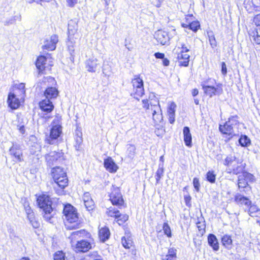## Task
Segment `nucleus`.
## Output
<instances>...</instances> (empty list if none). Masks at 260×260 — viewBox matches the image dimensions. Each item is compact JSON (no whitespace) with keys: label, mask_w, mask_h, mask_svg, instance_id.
Instances as JSON below:
<instances>
[{"label":"nucleus","mask_w":260,"mask_h":260,"mask_svg":"<svg viewBox=\"0 0 260 260\" xmlns=\"http://www.w3.org/2000/svg\"><path fill=\"white\" fill-rule=\"evenodd\" d=\"M142 104L146 113L149 116H152L154 123H160L162 120V114L158 99L152 94L149 96V100H143Z\"/></svg>","instance_id":"obj_1"},{"label":"nucleus","mask_w":260,"mask_h":260,"mask_svg":"<svg viewBox=\"0 0 260 260\" xmlns=\"http://www.w3.org/2000/svg\"><path fill=\"white\" fill-rule=\"evenodd\" d=\"M64 216V225L67 230H72L80 228L81 222L79 219L76 209L71 205L64 206L63 210Z\"/></svg>","instance_id":"obj_2"},{"label":"nucleus","mask_w":260,"mask_h":260,"mask_svg":"<svg viewBox=\"0 0 260 260\" xmlns=\"http://www.w3.org/2000/svg\"><path fill=\"white\" fill-rule=\"evenodd\" d=\"M37 203L44 212L43 217L45 219L50 223L53 222L52 219L55 212L50 197L46 194L40 196L37 199Z\"/></svg>","instance_id":"obj_3"},{"label":"nucleus","mask_w":260,"mask_h":260,"mask_svg":"<svg viewBox=\"0 0 260 260\" xmlns=\"http://www.w3.org/2000/svg\"><path fill=\"white\" fill-rule=\"evenodd\" d=\"M51 175L54 181L53 186L55 189L57 187L63 189L68 185V179L62 168L59 167L53 168L51 170Z\"/></svg>","instance_id":"obj_4"},{"label":"nucleus","mask_w":260,"mask_h":260,"mask_svg":"<svg viewBox=\"0 0 260 260\" xmlns=\"http://www.w3.org/2000/svg\"><path fill=\"white\" fill-rule=\"evenodd\" d=\"M132 83L133 86L134 98L139 100V98L144 94L143 80L138 76H135L132 80Z\"/></svg>","instance_id":"obj_5"},{"label":"nucleus","mask_w":260,"mask_h":260,"mask_svg":"<svg viewBox=\"0 0 260 260\" xmlns=\"http://www.w3.org/2000/svg\"><path fill=\"white\" fill-rule=\"evenodd\" d=\"M57 120L53 121L52 122V126L50 130V136L46 139V141L49 144H53L54 141L56 140L60 135L62 132V127Z\"/></svg>","instance_id":"obj_6"},{"label":"nucleus","mask_w":260,"mask_h":260,"mask_svg":"<svg viewBox=\"0 0 260 260\" xmlns=\"http://www.w3.org/2000/svg\"><path fill=\"white\" fill-rule=\"evenodd\" d=\"M112 192L110 194V200L113 205L121 206L124 203V200L118 187L112 186Z\"/></svg>","instance_id":"obj_7"},{"label":"nucleus","mask_w":260,"mask_h":260,"mask_svg":"<svg viewBox=\"0 0 260 260\" xmlns=\"http://www.w3.org/2000/svg\"><path fill=\"white\" fill-rule=\"evenodd\" d=\"M11 156L13 158L15 162H21L23 160V153L19 144L13 143L12 146L9 149Z\"/></svg>","instance_id":"obj_8"},{"label":"nucleus","mask_w":260,"mask_h":260,"mask_svg":"<svg viewBox=\"0 0 260 260\" xmlns=\"http://www.w3.org/2000/svg\"><path fill=\"white\" fill-rule=\"evenodd\" d=\"M63 153L62 152L52 151L46 155V160L50 167L56 165L62 160Z\"/></svg>","instance_id":"obj_9"},{"label":"nucleus","mask_w":260,"mask_h":260,"mask_svg":"<svg viewBox=\"0 0 260 260\" xmlns=\"http://www.w3.org/2000/svg\"><path fill=\"white\" fill-rule=\"evenodd\" d=\"M72 243L73 249L76 252H86L91 248V244L90 242L85 240L78 241L75 244Z\"/></svg>","instance_id":"obj_10"},{"label":"nucleus","mask_w":260,"mask_h":260,"mask_svg":"<svg viewBox=\"0 0 260 260\" xmlns=\"http://www.w3.org/2000/svg\"><path fill=\"white\" fill-rule=\"evenodd\" d=\"M100 68V61L94 57H90L85 61V68L89 72L95 73L97 70H99Z\"/></svg>","instance_id":"obj_11"},{"label":"nucleus","mask_w":260,"mask_h":260,"mask_svg":"<svg viewBox=\"0 0 260 260\" xmlns=\"http://www.w3.org/2000/svg\"><path fill=\"white\" fill-rule=\"evenodd\" d=\"M17 92H10L8 96L7 104L12 110H16L20 106V102L17 97Z\"/></svg>","instance_id":"obj_12"},{"label":"nucleus","mask_w":260,"mask_h":260,"mask_svg":"<svg viewBox=\"0 0 260 260\" xmlns=\"http://www.w3.org/2000/svg\"><path fill=\"white\" fill-rule=\"evenodd\" d=\"M58 41V37L56 35H53L50 37L47 38L44 41V44L42 46L44 50L52 51L56 48V44Z\"/></svg>","instance_id":"obj_13"},{"label":"nucleus","mask_w":260,"mask_h":260,"mask_svg":"<svg viewBox=\"0 0 260 260\" xmlns=\"http://www.w3.org/2000/svg\"><path fill=\"white\" fill-rule=\"evenodd\" d=\"M203 89L205 94L212 97L214 95L220 94L222 92V88L217 85V87L212 86L206 85L205 84H202Z\"/></svg>","instance_id":"obj_14"},{"label":"nucleus","mask_w":260,"mask_h":260,"mask_svg":"<svg viewBox=\"0 0 260 260\" xmlns=\"http://www.w3.org/2000/svg\"><path fill=\"white\" fill-rule=\"evenodd\" d=\"M154 37L157 42L161 45L167 44L170 40L168 33L161 30L156 31L154 35Z\"/></svg>","instance_id":"obj_15"},{"label":"nucleus","mask_w":260,"mask_h":260,"mask_svg":"<svg viewBox=\"0 0 260 260\" xmlns=\"http://www.w3.org/2000/svg\"><path fill=\"white\" fill-rule=\"evenodd\" d=\"M104 165L106 170L111 173H115L118 169V166L111 157L104 159Z\"/></svg>","instance_id":"obj_16"},{"label":"nucleus","mask_w":260,"mask_h":260,"mask_svg":"<svg viewBox=\"0 0 260 260\" xmlns=\"http://www.w3.org/2000/svg\"><path fill=\"white\" fill-rule=\"evenodd\" d=\"M90 237L91 235L89 233L84 230H81L72 232L69 238L71 240V242L73 243V240L78 238H90Z\"/></svg>","instance_id":"obj_17"},{"label":"nucleus","mask_w":260,"mask_h":260,"mask_svg":"<svg viewBox=\"0 0 260 260\" xmlns=\"http://www.w3.org/2000/svg\"><path fill=\"white\" fill-rule=\"evenodd\" d=\"M235 201L239 206H245L247 208L251 204V201L247 197H244L240 193L235 195Z\"/></svg>","instance_id":"obj_18"},{"label":"nucleus","mask_w":260,"mask_h":260,"mask_svg":"<svg viewBox=\"0 0 260 260\" xmlns=\"http://www.w3.org/2000/svg\"><path fill=\"white\" fill-rule=\"evenodd\" d=\"M75 134V147L76 150L79 151L81 150L83 143L82 133L81 128H77Z\"/></svg>","instance_id":"obj_19"},{"label":"nucleus","mask_w":260,"mask_h":260,"mask_svg":"<svg viewBox=\"0 0 260 260\" xmlns=\"http://www.w3.org/2000/svg\"><path fill=\"white\" fill-rule=\"evenodd\" d=\"M40 109L45 112L50 113L54 109V106L50 100L44 99L39 103Z\"/></svg>","instance_id":"obj_20"},{"label":"nucleus","mask_w":260,"mask_h":260,"mask_svg":"<svg viewBox=\"0 0 260 260\" xmlns=\"http://www.w3.org/2000/svg\"><path fill=\"white\" fill-rule=\"evenodd\" d=\"M58 95V91L57 89L54 87H46L44 91V95L46 99L49 100L51 99H56Z\"/></svg>","instance_id":"obj_21"},{"label":"nucleus","mask_w":260,"mask_h":260,"mask_svg":"<svg viewBox=\"0 0 260 260\" xmlns=\"http://www.w3.org/2000/svg\"><path fill=\"white\" fill-rule=\"evenodd\" d=\"M183 139L186 146L191 147L192 146V137L190 129L187 126H185L183 130Z\"/></svg>","instance_id":"obj_22"},{"label":"nucleus","mask_w":260,"mask_h":260,"mask_svg":"<svg viewBox=\"0 0 260 260\" xmlns=\"http://www.w3.org/2000/svg\"><path fill=\"white\" fill-rule=\"evenodd\" d=\"M234 127L228 123V122L226 121L224 125H220L219 127V131L223 133V134H226L228 135H233L234 133L233 130Z\"/></svg>","instance_id":"obj_23"},{"label":"nucleus","mask_w":260,"mask_h":260,"mask_svg":"<svg viewBox=\"0 0 260 260\" xmlns=\"http://www.w3.org/2000/svg\"><path fill=\"white\" fill-rule=\"evenodd\" d=\"M209 245L212 247L214 250L219 249V243L216 236L213 234H209L208 237Z\"/></svg>","instance_id":"obj_24"},{"label":"nucleus","mask_w":260,"mask_h":260,"mask_svg":"<svg viewBox=\"0 0 260 260\" xmlns=\"http://www.w3.org/2000/svg\"><path fill=\"white\" fill-rule=\"evenodd\" d=\"M46 60L47 58L44 56H40L38 58L36 65L40 72H43L45 69Z\"/></svg>","instance_id":"obj_25"},{"label":"nucleus","mask_w":260,"mask_h":260,"mask_svg":"<svg viewBox=\"0 0 260 260\" xmlns=\"http://www.w3.org/2000/svg\"><path fill=\"white\" fill-rule=\"evenodd\" d=\"M177 58L179 60L180 65L184 67L188 66L189 58L188 54L180 52L178 54Z\"/></svg>","instance_id":"obj_26"},{"label":"nucleus","mask_w":260,"mask_h":260,"mask_svg":"<svg viewBox=\"0 0 260 260\" xmlns=\"http://www.w3.org/2000/svg\"><path fill=\"white\" fill-rule=\"evenodd\" d=\"M110 235V233L109 230L107 227L102 228L99 230V238L101 241L103 242H105L106 240H108L109 238Z\"/></svg>","instance_id":"obj_27"},{"label":"nucleus","mask_w":260,"mask_h":260,"mask_svg":"<svg viewBox=\"0 0 260 260\" xmlns=\"http://www.w3.org/2000/svg\"><path fill=\"white\" fill-rule=\"evenodd\" d=\"M245 164H241L240 165H238L235 167H233L232 169L229 168V171L228 172L229 173H233L235 175H237L239 173H243L244 172V170L245 168Z\"/></svg>","instance_id":"obj_28"},{"label":"nucleus","mask_w":260,"mask_h":260,"mask_svg":"<svg viewBox=\"0 0 260 260\" xmlns=\"http://www.w3.org/2000/svg\"><path fill=\"white\" fill-rule=\"evenodd\" d=\"M248 214L251 217H257L260 214V209L255 205H250L248 207Z\"/></svg>","instance_id":"obj_29"},{"label":"nucleus","mask_w":260,"mask_h":260,"mask_svg":"<svg viewBox=\"0 0 260 260\" xmlns=\"http://www.w3.org/2000/svg\"><path fill=\"white\" fill-rule=\"evenodd\" d=\"M56 83L55 81L54 78L49 76L44 77L42 82L41 83L42 86H46L47 87H50V86H52L54 85Z\"/></svg>","instance_id":"obj_30"},{"label":"nucleus","mask_w":260,"mask_h":260,"mask_svg":"<svg viewBox=\"0 0 260 260\" xmlns=\"http://www.w3.org/2000/svg\"><path fill=\"white\" fill-rule=\"evenodd\" d=\"M221 242L223 245L228 249H230L232 247V240L231 237L228 235H224L222 239Z\"/></svg>","instance_id":"obj_31"},{"label":"nucleus","mask_w":260,"mask_h":260,"mask_svg":"<svg viewBox=\"0 0 260 260\" xmlns=\"http://www.w3.org/2000/svg\"><path fill=\"white\" fill-rule=\"evenodd\" d=\"M136 154V147L134 145L129 144L127 145L126 155L130 159H133Z\"/></svg>","instance_id":"obj_32"},{"label":"nucleus","mask_w":260,"mask_h":260,"mask_svg":"<svg viewBox=\"0 0 260 260\" xmlns=\"http://www.w3.org/2000/svg\"><path fill=\"white\" fill-rule=\"evenodd\" d=\"M121 243L125 248H129L133 244L132 238L129 236H124L121 238Z\"/></svg>","instance_id":"obj_33"},{"label":"nucleus","mask_w":260,"mask_h":260,"mask_svg":"<svg viewBox=\"0 0 260 260\" xmlns=\"http://www.w3.org/2000/svg\"><path fill=\"white\" fill-rule=\"evenodd\" d=\"M239 142L242 147H248L251 144L249 138L246 135H242L239 139Z\"/></svg>","instance_id":"obj_34"},{"label":"nucleus","mask_w":260,"mask_h":260,"mask_svg":"<svg viewBox=\"0 0 260 260\" xmlns=\"http://www.w3.org/2000/svg\"><path fill=\"white\" fill-rule=\"evenodd\" d=\"M106 213L110 217H115L118 218L120 215L119 211L115 208L110 207L108 208L106 211Z\"/></svg>","instance_id":"obj_35"},{"label":"nucleus","mask_w":260,"mask_h":260,"mask_svg":"<svg viewBox=\"0 0 260 260\" xmlns=\"http://www.w3.org/2000/svg\"><path fill=\"white\" fill-rule=\"evenodd\" d=\"M210 44L212 48H214L217 46V42L215 38L213 32L211 31L207 32Z\"/></svg>","instance_id":"obj_36"},{"label":"nucleus","mask_w":260,"mask_h":260,"mask_svg":"<svg viewBox=\"0 0 260 260\" xmlns=\"http://www.w3.org/2000/svg\"><path fill=\"white\" fill-rule=\"evenodd\" d=\"M238 185L239 188H245L248 185V183L242 174L238 176Z\"/></svg>","instance_id":"obj_37"},{"label":"nucleus","mask_w":260,"mask_h":260,"mask_svg":"<svg viewBox=\"0 0 260 260\" xmlns=\"http://www.w3.org/2000/svg\"><path fill=\"white\" fill-rule=\"evenodd\" d=\"M15 92H17L16 90L19 91L20 95H24L25 93V84L23 83H19L18 84H16L15 85Z\"/></svg>","instance_id":"obj_38"},{"label":"nucleus","mask_w":260,"mask_h":260,"mask_svg":"<svg viewBox=\"0 0 260 260\" xmlns=\"http://www.w3.org/2000/svg\"><path fill=\"white\" fill-rule=\"evenodd\" d=\"M54 260H67V258L64 253L58 251L54 254Z\"/></svg>","instance_id":"obj_39"},{"label":"nucleus","mask_w":260,"mask_h":260,"mask_svg":"<svg viewBox=\"0 0 260 260\" xmlns=\"http://www.w3.org/2000/svg\"><path fill=\"white\" fill-rule=\"evenodd\" d=\"M24 209L26 214H27L28 219H31L33 217L34 213L31 210L28 203L25 202L24 204Z\"/></svg>","instance_id":"obj_40"},{"label":"nucleus","mask_w":260,"mask_h":260,"mask_svg":"<svg viewBox=\"0 0 260 260\" xmlns=\"http://www.w3.org/2000/svg\"><path fill=\"white\" fill-rule=\"evenodd\" d=\"M242 175H243V177L245 179L246 181L247 182V183L249 182H253L254 181V176L247 172H244L242 174Z\"/></svg>","instance_id":"obj_41"},{"label":"nucleus","mask_w":260,"mask_h":260,"mask_svg":"<svg viewBox=\"0 0 260 260\" xmlns=\"http://www.w3.org/2000/svg\"><path fill=\"white\" fill-rule=\"evenodd\" d=\"M207 180L211 183L215 182L216 175L212 171H208L206 174Z\"/></svg>","instance_id":"obj_42"},{"label":"nucleus","mask_w":260,"mask_h":260,"mask_svg":"<svg viewBox=\"0 0 260 260\" xmlns=\"http://www.w3.org/2000/svg\"><path fill=\"white\" fill-rule=\"evenodd\" d=\"M188 25L189 28L193 31H197L200 26L198 21L189 22Z\"/></svg>","instance_id":"obj_43"},{"label":"nucleus","mask_w":260,"mask_h":260,"mask_svg":"<svg viewBox=\"0 0 260 260\" xmlns=\"http://www.w3.org/2000/svg\"><path fill=\"white\" fill-rule=\"evenodd\" d=\"M164 174V169L162 167H159L158 168L157 172L156 173V183H158L161 179V178L163 176Z\"/></svg>","instance_id":"obj_44"},{"label":"nucleus","mask_w":260,"mask_h":260,"mask_svg":"<svg viewBox=\"0 0 260 260\" xmlns=\"http://www.w3.org/2000/svg\"><path fill=\"white\" fill-rule=\"evenodd\" d=\"M117 219V222L119 225H121L128 220V216L126 214L122 215L120 213V215L118 216Z\"/></svg>","instance_id":"obj_45"},{"label":"nucleus","mask_w":260,"mask_h":260,"mask_svg":"<svg viewBox=\"0 0 260 260\" xmlns=\"http://www.w3.org/2000/svg\"><path fill=\"white\" fill-rule=\"evenodd\" d=\"M235 156L231 155H229L225 159L224 164L228 167H230V165H232L234 161H235Z\"/></svg>","instance_id":"obj_46"},{"label":"nucleus","mask_w":260,"mask_h":260,"mask_svg":"<svg viewBox=\"0 0 260 260\" xmlns=\"http://www.w3.org/2000/svg\"><path fill=\"white\" fill-rule=\"evenodd\" d=\"M84 206L88 211L92 210L94 208V203L92 199H90L84 203Z\"/></svg>","instance_id":"obj_47"},{"label":"nucleus","mask_w":260,"mask_h":260,"mask_svg":"<svg viewBox=\"0 0 260 260\" xmlns=\"http://www.w3.org/2000/svg\"><path fill=\"white\" fill-rule=\"evenodd\" d=\"M163 230L165 234L168 237H171V231L170 228L167 223H164L163 225Z\"/></svg>","instance_id":"obj_48"},{"label":"nucleus","mask_w":260,"mask_h":260,"mask_svg":"<svg viewBox=\"0 0 260 260\" xmlns=\"http://www.w3.org/2000/svg\"><path fill=\"white\" fill-rule=\"evenodd\" d=\"M197 228L200 232V233L201 235H203L205 232V225L204 223V222H200V221L198 222H197Z\"/></svg>","instance_id":"obj_49"},{"label":"nucleus","mask_w":260,"mask_h":260,"mask_svg":"<svg viewBox=\"0 0 260 260\" xmlns=\"http://www.w3.org/2000/svg\"><path fill=\"white\" fill-rule=\"evenodd\" d=\"M228 123L232 125L233 127L238 123V117L237 116H232L229 119Z\"/></svg>","instance_id":"obj_50"},{"label":"nucleus","mask_w":260,"mask_h":260,"mask_svg":"<svg viewBox=\"0 0 260 260\" xmlns=\"http://www.w3.org/2000/svg\"><path fill=\"white\" fill-rule=\"evenodd\" d=\"M176 107V104L172 102L170 105L168 110V114H175V108Z\"/></svg>","instance_id":"obj_51"},{"label":"nucleus","mask_w":260,"mask_h":260,"mask_svg":"<svg viewBox=\"0 0 260 260\" xmlns=\"http://www.w3.org/2000/svg\"><path fill=\"white\" fill-rule=\"evenodd\" d=\"M30 222L31 223L33 228L37 229L40 226V223L35 220L34 217V215H33V217L31 219H28Z\"/></svg>","instance_id":"obj_52"},{"label":"nucleus","mask_w":260,"mask_h":260,"mask_svg":"<svg viewBox=\"0 0 260 260\" xmlns=\"http://www.w3.org/2000/svg\"><path fill=\"white\" fill-rule=\"evenodd\" d=\"M170 256H174V258H177V250L174 248H170L168 250V253Z\"/></svg>","instance_id":"obj_53"},{"label":"nucleus","mask_w":260,"mask_h":260,"mask_svg":"<svg viewBox=\"0 0 260 260\" xmlns=\"http://www.w3.org/2000/svg\"><path fill=\"white\" fill-rule=\"evenodd\" d=\"M193 186H194V188L196 189V191H199L200 186V184L199 180L198 178H193Z\"/></svg>","instance_id":"obj_54"},{"label":"nucleus","mask_w":260,"mask_h":260,"mask_svg":"<svg viewBox=\"0 0 260 260\" xmlns=\"http://www.w3.org/2000/svg\"><path fill=\"white\" fill-rule=\"evenodd\" d=\"M252 37L253 38L254 41L255 43L257 44H260V36L258 35L257 32H253V36Z\"/></svg>","instance_id":"obj_55"},{"label":"nucleus","mask_w":260,"mask_h":260,"mask_svg":"<svg viewBox=\"0 0 260 260\" xmlns=\"http://www.w3.org/2000/svg\"><path fill=\"white\" fill-rule=\"evenodd\" d=\"M191 198L189 195L184 196V201L185 204L188 207L191 206Z\"/></svg>","instance_id":"obj_56"},{"label":"nucleus","mask_w":260,"mask_h":260,"mask_svg":"<svg viewBox=\"0 0 260 260\" xmlns=\"http://www.w3.org/2000/svg\"><path fill=\"white\" fill-rule=\"evenodd\" d=\"M253 22L257 26H260V14L256 15L253 18Z\"/></svg>","instance_id":"obj_57"},{"label":"nucleus","mask_w":260,"mask_h":260,"mask_svg":"<svg viewBox=\"0 0 260 260\" xmlns=\"http://www.w3.org/2000/svg\"><path fill=\"white\" fill-rule=\"evenodd\" d=\"M221 73L223 75H225L227 73L226 66L224 62L221 63Z\"/></svg>","instance_id":"obj_58"},{"label":"nucleus","mask_w":260,"mask_h":260,"mask_svg":"<svg viewBox=\"0 0 260 260\" xmlns=\"http://www.w3.org/2000/svg\"><path fill=\"white\" fill-rule=\"evenodd\" d=\"M90 199H92L90 194L88 192H85L83 196V200L84 201V203Z\"/></svg>","instance_id":"obj_59"},{"label":"nucleus","mask_w":260,"mask_h":260,"mask_svg":"<svg viewBox=\"0 0 260 260\" xmlns=\"http://www.w3.org/2000/svg\"><path fill=\"white\" fill-rule=\"evenodd\" d=\"M67 5L70 7H73L76 3V0H67Z\"/></svg>","instance_id":"obj_60"},{"label":"nucleus","mask_w":260,"mask_h":260,"mask_svg":"<svg viewBox=\"0 0 260 260\" xmlns=\"http://www.w3.org/2000/svg\"><path fill=\"white\" fill-rule=\"evenodd\" d=\"M15 17L16 16L14 17L13 18L9 19V20H7L5 22V23L4 24L5 25H9L10 24H12L13 23H14L15 21Z\"/></svg>","instance_id":"obj_61"},{"label":"nucleus","mask_w":260,"mask_h":260,"mask_svg":"<svg viewBox=\"0 0 260 260\" xmlns=\"http://www.w3.org/2000/svg\"><path fill=\"white\" fill-rule=\"evenodd\" d=\"M169 120L170 123L173 124L175 121V114H168Z\"/></svg>","instance_id":"obj_62"},{"label":"nucleus","mask_w":260,"mask_h":260,"mask_svg":"<svg viewBox=\"0 0 260 260\" xmlns=\"http://www.w3.org/2000/svg\"><path fill=\"white\" fill-rule=\"evenodd\" d=\"M154 56L156 58L163 59L165 57V54L160 52H156L154 54Z\"/></svg>","instance_id":"obj_63"},{"label":"nucleus","mask_w":260,"mask_h":260,"mask_svg":"<svg viewBox=\"0 0 260 260\" xmlns=\"http://www.w3.org/2000/svg\"><path fill=\"white\" fill-rule=\"evenodd\" d=\"M177 258H174V256H170L168 254H166L163 258L162 260H176Z\"/></svg>","instance_id":"obj_64"}]
</instances>
